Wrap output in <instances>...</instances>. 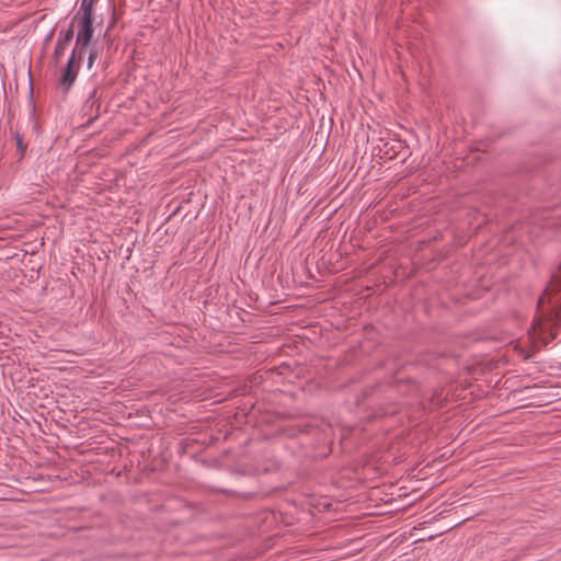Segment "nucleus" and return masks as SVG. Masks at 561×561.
I'll return each mask as SVG.
<instances>
[{
  "label": "nucleus",
  "mask_w": 561,
  "mask_h": 561,
  "mask_svg": "<svg viewBox=\"0 0 561 561\" xmlns=\"http://www.w3.org/2000/svg\"><path fill=\"white\" fill-rule=\"evenodd\" d=\"M561 321V262L551 280L538 298L537 316L534 318L528 336L535 347L547 345L556 337L553 327Z\"/></svg>",
  "instance_id": "obj_1"
},
{
  "label": "nucleus",
  "mask_w": 561,
  "mask_h": 561,
  "mask_svg": "<svg viewBox=\"0 0 561 561\" xmlns=\"http://www.w3.org/2000/svg\"><path fill=\"white\" fill-rule=\"evenodd\" d=\"M75 21L78 23V32L73 49H77L79 51V60H82L84 57L85 49L91 44L93 37L94 16L75 14L73 22Z\"/></svg>",
  "instance_id": "obj_2"
},
{
  "label": "nucleus",
  "mask_w": 561,
  "mask_h": 561,
  "mask_svg": "<svg viewBox=\"0 0 561 561\" xmlns=\"http://www.w3.org/2000/svg\"><path fill=\"white\" fill-rule=\"evenodd\" d=\"M80 61L79 51L77 49H72L71 56L68 59L59 80L60 87L64 91H68L75 83Z\"/></svg>",
  "instance_id": "obj_3"
},
{
  "label": "nucleus",
  "mask_w": 561,
  "mask_h": 561,
  "mask_svg": "<svg viewBox=\"0 0 561 561\" xmlns=\"http://www.w3.org/2000/svg\"><path fill=\"white\" fill-rule=\"evenodd\" d=\"M73 38V28L70 26L66 31H60L54 49V57L56 61H59L64 56L68 45Z\"/></svg>",
  "instance_id": "obj_4"
},
{
  "label": "nucleus",
  "mask_w": 561,
  "mask_h": 561,
  "mask_svg": "<svg viewBox=\"0 0 561 561\" xmlns=\"http://www.w3.org/2000/svg\"><path fill=\"white\" fill-rule=\"evenodd\" d=\"M99 107H100V103H99V96H98V88L94 87L92 89V91L89 93V95L82 106V111L84 112L85 115L96 116L98 112H99Z\"/></svg>",
  "instance_id": "obj_5"
},
{
  "label": "nucleus",
  "mask_w": 561,
  "mask_h": 561,
  "mask_svg": "<svg viewBox=\"0 0 561 561\" xmlns=\"http://www.w3.org/2000/svg\"><path fill=\"white\" fill-rule=\"evenodd\" d=\"M98 0H81L80 8L76 14L94 16V4Z\"/></svg>",
  "instance_id": "obj_6"
},
{
  "label": "nucleus",
  "mask_w": 561,
  "mask_h": 561,
  "mask_svg": "<svg viewBox=\"0 0 561 561\" xmlns=\"http://www.w3.org/2000/svg\"><path fill=\"white\" fill-rule=\"evenodd\" d=\"M14 140L16 150L19 152V159H22L27 150V145L24 142L23 136L20 135L18 131L14 134Z\"/></svg>",
  "instance_id": "obj_7"
},
{
  "label": "nucleus",
  "mask_w": 561,
  "mask_h": 561,
  "mask_svg": "<svg viewBox=\"0 0 561 561\" xmlns=\"http://www.w3.org/2000/svg\"><path fill=\"white\" fill-rule=\"evenodd\" d=\"M98 50L96 49H91L90 53H89V56H88V61H87V66L89 69L92 68L95 59L98 58Z\"/></svg>",
  "instance_id": "obj_8"
},
{
  "label": "nucleus",
  "mask_w": 561,
  "mask_h": 561,
  "mask_svg": "<svg viewBox=\"0 0 561 561\" xmlns=\"http://www.w3.org/2000/svg\"><path fill=\"white\" fill-rule=\"evenodd\" d=\"M537 222V219L536 217H531L530 221H529V225H535Z\"/></svg>",
  "instance_id": "obj_9"
}]
</instances>
